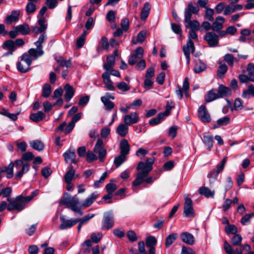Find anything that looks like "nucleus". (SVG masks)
I'll list each match as a JSON object with an SVG mask.
<instances>
[{
	"label": "nucleus",
	"instance_id": "f257e3e1",
	"mask_svg": "<svg viewBox=\"0 0 254 254\" xmlns=\"http://www.w3.org/2000/svg\"><path fill=\"white\" fill-rule=\"evenodd\" d=\"M60 203L65 205L67 208L70 209L75 213H77L79 216L82 215V206H81L79 203V200L78 197L71 196L66 194L61 200Z\"/></svg>",
	"mask_w": 254,
	"mask_h": 254
},
{
	"label": "nucleus",
	"instance_id": "f03ea898",
	"mask_svg": "<svg viewBox=\"0 0 254 254\" xmlns=\"http://www.w3.org/2000/svg\"><path fill=\"white\" fill-rule=\"evenodd\" d=\"M32 59L27 53L23 54L20 57V61L17 64V68L21 73H25L30 70Z\"/></svg>",
	"mask_w": 254,
	"mask_h": 254
},
{
	"label": "nucleus",
	"instance_id": "7ed1b4c3",
	"mask_svg": "<svg viewBox=\"0 0 254 254\" xmlns=\"http://www.w3.org/2000/svg\"><path fill=\"white\" fill-rule=\"evenodd\" d=\"M154 157L148 158L146 160L145 162L140 161L138 162L136 170L137 171H142L139 175H146L152 170V165L154 162Z\"/></svg>",
	"mask_w": 254,
	"mask_h": 254
},
{
	"label": "nucleus",
	"instance_id": "20e7f679",
	"mask_svg": "<svg viewBox=\"0 0 254 254\" xmlns=\"http://www.w3.org/2000/svg\"><path fill=\"white\" fill-rule=\"evenodd\" d=\"M188 196L189 194H185L184 196L185 199L184 206V214L186 217L192 218L195 216V212L192 206V201Z\"/></svg>",
	"mask_w": 254,
	"mask_h": 254
},
{
	"label": "nucleus",
	"instance_id": "39448f33",
	"mask_svg": "<svg viewBox=\"0 0 254 254\" xmlns=\"http://www.w3.org/2000/svg\"><path fill=\"white\" fill-rule=\"evenodd\" d=\"M21 197L17 196L14 199H11V201H8L7 210L8 211H12L14 210L20 211L24 208V204L21 200Z\"/></svg>",
	"mask_w": 254,
	"mask_h": 254
},
{
	"label": "nucleus",
	"instance_id": "423d86ee",
	"mask_svg": "<svg viewBox=\"0 0 254 254\" xmlns=\"http://www.w3.org/2000/svg\"><path fill=\"white\" fill-rule=\"evenodd\" d=\"M103 142L100 138L97 139L94 146V152L98 155V158L100 162H103L106 155L107 151L106 149L103 146Z\"/></svg>",
	"mask_w": 254,
	"mask_h": 254
},
{
	"label": "nucleus",
	"instance_id": "0eeeda50",
	"mask_svg": "<svg viewBox=\"0 0 254 254\" xmlns=\"http://www.w3.org/2000/svg\"><path fill=\"white\" fill-rule=\"evenodd\" d=\"M198 117L201 121L204 123L211 122L210 115L204 105H201L198 109Z\"/></svg>",
	"mask_w": 254,
	"mask_h": 254
},
{
	"label": "nucleus",
	"instance_id": "6e6552de",
	"mask_svg": "<svg viewBox=\"0 0 254 254\" xmlns=\"http://www.w3.org/2000/svg\"><path fill=\"white\" fill-rule=\"evenodd\" d=\"M59 64L58 66L55 68V71L59 72L61 69H63L62 77L65 78L67 75V68L71 66V63L69 61H65L63 58H60L57 60Z\"/></svg>",
	"mask_w": 254,
	"mask_h": 254
},
{
	"label": "nucleus",
	"instance_id": "1a4fd4ad",
	"mask_svg": "<svg viewBox=\"0 0 254 254\" xmlns=\"http://www.w3.org/2000/svg\"><path fill=\"white\" fill-rule=\"evenodd\" d=\"M142 171H137L136 174V178L135 180L132 182V185L134 186H137L143 182L147 184H151L153 181V178L152 176L146 178L149 173H147L146 175H139Z\"/></svg>",
	"mask_w": 254,
	"mask_h": 254
},
{
	"label": "nucleus",
	"instance_id": "9d476101",
	"mask_svg": "<svg viewBox=\"0 0 254 254\" xmlns=\"http://www.w3.org/2000/svg\"><path fill=\"white\" fill-rule=\"evenodd\" d=\"M15 164L17 169H20L22 167L21 170L19 171L15 175V178L19 179L22 177L23 174L27 173L29 171L30 165L28 163L24 164L22 160H16Z\"/></svg>",
	"mask_w": 254,
	"mask_h": 254
},
{
	"label": "nucleus",
	"instance_id": "9b49d317",
	"mask_svg": "<svg viewBox=\"0 0 254 254\" xmlns=\"http://www.w3.org/2000/svg\"><path fill=\"white\" fill-rule=\"evenodd\" d=\"M199 11V7L194 5L192 2H190L188 4L187 8L185 10V18L189 20L190 17H191L192 14H197Z\"/></svg>",
	"mask_w": 254,
	"mask_h": 254
},
{
	"label": "nucleus",
	"instance_id": "f8f14e48",
	"mask_svg": "<svg viewBox=\"0 0 254 254\" xmlns=\"http://www.w3.org/2000/svg\"><path fill=\"white\" fill-rule=\"evenodd\" d=\"M184 55L187 60V64H189L190 63V54L194 51L195 48L193 43L192 41L188 40V42L186 45H184L183 48Z\"/></svg>",
	"mask_w": 254,
	"mask_h": 254
},
{
	"label": "nucleus",
	"instance_id": "ddd939ff",
	"mask_svg": "<svg viewBox=\"0 0 254 254\" xmlns=\"http://www.w3.org/2000/svg\"><path fill=\"white\" fill-rule=\"evenodd\" d=\"M110 99L114 100V97L110 93H106L105 96L101 97V100L103 103L105 109L108 111L112 110L114 107V104L110 101Z\"/></svg>",
	"mask_w": 254,
	"mask_h": 254
},
{
	"label": "nucleus",
	"instance_id": "4468645a",
	"mask_svg": "<svg viewBox=\"0 0 254 254\" xmlns=\"http://www.w3.org/2000/svg\"><path fill=\"white\" fill-rule=\"evenodd\" d=\"M204 39L211 47H215L218 45V36L213 32L206 33Z\"/></svg>",
	"mask_w": 254,
	"mask_h": 254
},
{
	"label": "nucleus",
	"instance_id": "2eb2a0df",
	"mask_svg": "<svg viewBox=\"0 0 254 254\" xmlns=\"http://www.w3.org/2000/svg\"><path fill=\"white\" fill-rule=\"evenodd\" d=\"M114 225V217L111 213H107L104 215L102 221V228L109 229Z\"/></svg>",
	"mask_w": 254,
	"mask_h": 254
},
{
	"label": "nucleus",
	"instance_id": "dca6fc26",
	"mask_svg": "<svg viewBox=\"0 0 254 254\" xmlns=\"http://www.w3.org/2000/svg\"><path fill=\"white\" fill-rule=\"evenodd\" d=\"M60 220L62 222L59 228L61 230L66 229L71 227L78 222V219H69L66 220L65 219L64 215L60 216Z\"/></svg>",
	"mask_w": 254,
	"mask_h": 254
},
{
	"label": "nucleus",
	"instance_id": "f3484780",
	"mask_svg": "<svg viewBox=\"0 0 254 254\" xmlns=\"http://www.w3.org/2000/svg\"><path fill=\"white\" fill-rule=\"evenodd\" d=\"M138 119V114L136 112H132L124 117V122L126 125L130 126L137 123Z\"/></svg>",
	"mask_w": 254,
	"mask_h": 254
},
{
	"label": "nucleus",
	"instance_id": "a211bd4d",
	"mask_svg": "<svg viewBox=\"0 0 254 254\" xmlns=\"http://www.w3.org/2000/svg\"><path fill=\"white\" fill-rule=\"evenodd\" d=\"M102 77L103 80V83L105 85V87L108 90L114 91L115 89V87L110 79L109 72L108 71L104 72L102 75Z\"/></svg>",
	"mask_w": 254,
	"mask_h": 254
},
{
	"label": "nucleus",
	"instance_id": "6ab92c4d",
	"mask_svg": "<svg viewBox=\"0 0 254 254\" xmlns=\"http://www.w3.org/2000/svg\"><path fill=\"white\" fill-rule=\"evenodd\" d=\"M64 156L65 162L67 163L71 162L73 164H76L77 162L75 159V150L73 148H70L67 150L64 154Z\"/></svg>",
	"mask_w": 254,
	"mask_h": 254
},
{
	"label": "nucleus",
	"instance_id": "aec40b11",
	"mask_svg": "<svg viewBox=\"0 0 254 254\" xmlns=\"http://www.w3.org/2000/svg\"><path fill=\"white\" fill-rule=\"evenodd\" d=\"M225 22V18L222 16H219L215 19V21L212 23L211 29L214 31H219L223 27V24Z\"/></svg>",
	"mask_w": 254,
	"mask_h": 254
},
{
	"label": "nucleus",
	"instance_id": "412c9836",
	"mask_svg": "<svg viewBox=\"0 0 254 254\" xmlns=\"http://www.w3.org/2000/svg\"><path fill=\"white\" fill-rule=\"evenodd\" d=\"M68 169V170L64 176V179L65 183L71 182L73 179L78 177V175L75 174L72 166H70Z\"/></svg>",
	"mask_w": 254,
	"mask_h": 254
},
{
	"label": "nucleus",
	"instance_id": "4be33fe9",
	"mask_svg": "<svg viewBox=\"0 0 254 254\" xmlns=\"http://www.w3.org/2000/svg\"><path fill=\"white\" fill-rule=\"evenodd\" d=\"M98 193L95 191L91 194L88 197H87L84 201L81 204L82 207L86 208L90 206L94 201L97 198L98 196Z\"/></svg>",
	"mask_w": 254,
	"mask_h": 254
},
{
	"label": "nucleus",
	"instance_id": "5701e85b",
	"mask_svg": "<svg viewBox=\"0 0 254 254\" xmlns=\"http://www.w3.org/2000/svg\"><path fill=\"white\" fill-rule=\"evenodd\" d=\"M39 24L40 27L37 26L33 28V32L36 34L43 32L47 29V25L45 23L46 20L44 17H41L39 20Z\"/></svg>",
	"mask_w": 254,
	"mask_h": 254
},
{
	"label": "nucleus",
	"instance_id": "b1692460",
	"mask_svg": "<svg viewBox=\"0 0 254 254\" xmlns=\"http://www.w3.org/2000/svg\"><path fill=\"white\" fill-rule=\"evenodd\" d=\"M44 53V52L42 48L36 47V48L29 49L27 54L31 59L32 57L34 60H36L39 57L42 56Z\"/></svg>",
	"mask_w": 254,
	"mask_h": 254
},
{
	"label": "nucleus",
	"instance_id": "393cba45",
	"mask_svg": "<svg viewBox=\"0 0 254 254\" xmlns=\"http://www.w3.org/2000/svg\"><path fill=\"white\" fill-rule=\"evenodd\" d=\"M64 89L65 91L64 99L67 102H68L73 97L75 93L74 88L69 84H66L64 87Z\"/></svg>",
	"mask_w": 254,
	"mask_h": 254
},
{
	"label": "nucleus",
	"instance_id": "a878e982",
	"mask_svg": "<svg viewBox=\"0 0 254 254\" xmlns=\"http://www.w3.org/2000/svg\"><path fill=\"white\" fill-rule=\"evenodd\" d=\"M120 154L126 156L130 150V145L127 139H124L121 140L120 143Z\"/></svg>",
	"mask_w": 254,
	"mask_h": 254
},
{
	"label": "nucleus",
	"instance_id": "bb28decb",
	"mask_svg": "<svg viewBox=\"0 0 254 254\" xmlns=\"http://www.w3.org/2000/svg\"><path fill=\"white\" fill-rule=\"evenodd\" d=\"M181 240L185 243L192 245L194 243V237L188 232H184L180 236Z\"/></svg>",
	"mask_w": 254,
	"mask_h": 254
},
{
	"label": "nucleus",
	"instance_id": "cd10ccee",
	"mask_svg": "<svg viewBox=\"0 0 254 254\" xmlns=\"http://www.w3.org/2000/svg\"><path fill=\"white\" fill-rule=\"evenodd\" d=\"M128 125H126L125 123H121L118 126L116 132L122 137H125L128 133Z\"/></svg>",
	"mask_w": 254,
	"mask_h": 254
},
{
	"label": "nucleus",
	"instance_id": "c85d7f7f",
	"mask_svg": "<svg viewBox=\"0 0 254 254\" xmlns=\"http://www.w3.org/2000/svg\"><path fill=\"white\" fill-rule=\"evenodd\" d=\"M115 58L112 55L108 56L107 57V62L103 64V68L106 71H108L111 68L115 65Z\"/></svg>",
	"mask_w": 254,
	"mask_h": 254
},
{
	"label": "nucleus",
	"instance_id": "c756f323",
	"mask_svg": "<svg viewBox=\"0 0 254 254\" xmlns=\"http://www.w3.org/2000/svg\"><path fill=\"white\" fill-rule=\"evenodd\" d=\"M191 18L190 17V19L187 20L186 18H185V22L187 23L186 27L187 28H190V30H197L199 29V23L196 20H191Z\"/></svg>",
	"mask_w": 254,
	"mask_h": 254
},
{
	"label": "nucleus",
	"instance_id": "7c9ffc66",
	"mask_svg": "<svg viewBox=\"0 0 254 254\" xmlns=\"http://www.w3.org/2000/svg\"><path fill=\"white\" fill-rule=\"evenodd\" d=\"M220 98L217 91L211 90L205 96V101L206 102H210Z\"/></svg>",
	"mask_w": 254,
	"mask_h": 254
},
{
	"label": "nucleus",
	"instance_id": "2f4dec72",
	"mask_svg": "<svg viewBox=\"0 0 254 254\" xmlns=\"http://www.w3.org/2000/svg\"><path fill=\"white\" fill-rule=\"evenodd\" d=\"M198 191L200 194L204 195L206 197H213L215 194L214 190H211L208 188L205 187L200 188Z\"/></svg>",
	"mask_w": 254,
	"mask_h": 254
},
{
	"label": "nucleus",
	"instance_id": "473e14b6",
	"mask_svg": "<svg viewBox=\"0 0 254 254\" xmlns=\"http://www.w3.org/2000/svg\"><path fill=\"white\" fill-rule=\"evenodd\" d=\"M224 248L227 254H243L242 251L240 249H236L233 250L231 246L226 241L224 242Z\"/></svg>",
	"mask_w": 254,
	"mask_h": 254
},
{
	"label": "nucleus",
	"instance_id": "72a5a7b5",
	"mask_svg": "<svg viewBox=\"0 0 254 254\" xmlns=\"http://www.w3.org/2000/svg\"><path fill=\"white\" fill-rule=\"evenodd\" d=\"M151 8L150 4L146 2L144 3V6L141 11V19L145 20L148 16Z\"/></svg>",
	"mask_w": 254,
	"mask_h": 254
},
{
	"label": "nucleus",
	"instance_id": "f704fd0d",
	"mask_svg": "<svg viewBox=\"0 0 254 254\" xmlns=\"http://www.w3.org/2000/svg\"><path fill=\"white\" fill-rule=\"evenodd\" d=\"M202 141L209 149H210L213 146V137L212 135H209L207 133H204Z\"/></svg>",
	"mask_w": 254,
	"mask_h": 254
},
{
	"label": "nucleus",
	"instance_id": "c9c22d12",
	"mask_svg": "<svg viewBox=\"0 0 254 254\" xmlns=\"http://www.w3.org/2000/svg\"><path fill=\"white\" fill-rule=\"evenodd\" d=\"M45 117V115L42 112L39 111L37 113H32L30 115V119L35 123L42 121Z\"/></svg>",
	"mask_w": 254,
	"mask_h": 254
},
{
	"label": "nucleus",
	"instance_id": "e433bc0d",
	"mask_svg": "<svg viewBox=\"0 0 254 254\" xmlns=\"http://www.w3.org/2000/svg\"><path fill=\"white\" fill-rule=\"evenodd\" d=\"M30 146L38 151H42L44 148V143L39 140H35L30 142Z\"/></svg>",
	"mask_w": 254,
	"mask_h": 254
},
{
	"label": "nucleus",
	"instance_id": "4c0bfd02",
	"mask_svg": "<svg viewBox=\"0 0 254 254\" xmlns=\"http://www.w3.org/2000/svg\"><path fill=\"white\" fill-rule=\"evenodd\" d=\"M19 12L16 11L12 12L10 15L7 16L6 18V23L10 24L12 22H16L18 20Z\"/></svg>",
	"mask_w": 254,
	"mask_h": 254
},
{
	"label": "nucleus",
	"instance_id": "58836bf2",
	"mask_svg": "<svg viewBox=\"0 0 254 254\" xmlns=\"http://www.w3.org/2000/svg\"><path fill=\"white\" fill-rule=\"evenodd\" d=\"M217 93L220 98L226 96L231 94V90L228 87L222 85L219 86Z\"/></svg>",
	"mask_w": 254,
	"mask_h": 254
},
{
	"label": "nucleus",
	"instance_id": "ea45409f",
	"mask_svg": "<svg viewBox=\"0 0 254 254\" xmlns=\"http://www.w3.org/2000/svg\"><path fill=\"white\" fill-rule=\"evenodd\" d=\"M14 164L13 163H10L7 167H5L2 169H1V172H6V177L7 178H11L13 175V167Z\"/></svg>",
	"mask_w": 254,
	"mask_h": 254
},
{
	"label": "nucleus",
	"instance_id": "a19ab883",
	"mask_svg": "<svg viewBox=\"0 0 254 254\" xmlns=\"http://www.w3.org/2000/svg\"><path fill=\"white\" fill-rule=\"evenodd\" d=\"M18 33H21L22 35L28 34L30 32L29 27L28 24H24L20 25L15 27Z\"/></svg>",
	"mask_w": 254,
	"mask_h": 254
},
{
	"label": "nucleus",
	"instance_id": "79ce46f5",
	"mask_svg": "<svg viewBox=\"0 0 254 254\" xmlns=\"http://www.w3.org/2000/svg\"><path fill=\"white\" fill-rule=\"evenodd\" d=\"M2 48L4 49H8L9 51L14 52L16 49L14 41L11 40L5 41L2 45Z\"/></svg>",
	"mask_w": 254,
	"mask_h": 254
},
{
	"label": "nucleus",
	"instance_id": "37998d69",
	"mask_svg": "<svg viewBox=\"0 0 254 254\" xmlns=\"http://www.w3.org/2000/svg\"><path fill=\"white\" fill-rule=\"evenodd\" d=\"M230 121V118L227 117H224L222 118H220L217 121V126L214 125L213 126V128L215 129L218 127L222 126H226L229 124Z\"/></svg>",
	"mask_w": 254,
	"mask_h": 254
},
{
	"label": "nucleus",
	"instance_id": "c03bdc74",
	"mask_svg": "<svg viewBox=\"0 0 254 254\" xmlns=\"http://www.w3.org/2000/svg\"><path fill=\"white\" fill-rule=\"evenodd\" d=\"M1 195H2L3 197L7 198V201H11L12 198L11 197V194L12 192V190L10 187H6L1 190L0 192Z\"/></svg>",
	"mask_w": 254,
	"mask_h": 254
},
{
	"label": "nucleus",
	"instance_id": "a18cd8bd",
	"mask_svg": "<svg viewBox=\"0 0 254 254\" xmlns=\"http://www.w3.org/2000/svg\"><path fill=\"white\" fill-rule=\"evenodd\" d=\"M146 32L144 31H140L137 36L136 40L132 39V42L134 44H136L137 43H142L146 38Z\"/></svg>",
	"mask_w": 254,
	"mask_h": 254
},
{
	"label": "nucleus",
	"instance_id": "49530a36",
	"mask_svg": "<svg viewBox=\"0 0 254 254\" xmlns=\"http://www.w3.org/2000/svg\"><path fill=\"white\" fill-rule=\"evenodd\" d=\"M52 89L50 85L48 83L45 84L42 89V96L43 97L47 98L50 95Z\"/></svg>",
	"mask_w": 254,
	"mask_h": 254
},
{
	"label": "nucleus",
	"instance_id": "de8ad7c7",
	"mask_svg": "<svg viewBox=\"0 0 254 254\" xmlns=\"http://www.w3.org/2000/svg\"><path fill=\"white\" fill-rule=\"evenodd\" d=\"M177 234L176 233H172L169 235L166 239V247H169L170 245H171L177 239Z\"/></svg>",
	"mask_w": 254,
	"mask_h": 254
},
{
	"label": "nucleus",
	"instance_id": "09e8293b",
	"mask_svg": "<svg viewBox=\"0 0 254 254\" xmlns=\"http://www.w3.org/2000/svg\"><path fill=\"white\" fill-rule=\"evenodd\" d=\"M239 79L242 83H248L249 81L254 82V75L248 76L245 74H241L239 76Z\"/></svg>",
	"mask_w": 254,
	"mask_h": 254
},
{
	"label": "nucleus",
	"instance_id": "8fccbe9b",
	"mask_svg": "<svg viewBox=\"0 0 254 254\" xmlns=\"http://www.w3.org/2000/svg\"><path fill=\"white\" fill-rule=\"evenodd\" d=\"M204 18L209 21L213 20V15L214 14V11L212 8L209 7L205 8Z\"/></svg>",
	"mask_w": 254,
	"mask_h": 254
},
{
	"label": "nucleus",
	"instance_id": "3c124183",
	"mask_svg": "<svg viewBox=\"0 0 254 254\" xmlns=\"http://www.w3.org/2000/svg\"><path fill=\"white\" fill-rule=\"evenodd\" d=\"M220 65L218 67L217 70L218 76L220 77H222L227 72L228 70V66L224 64L220 63Z\"/></svg>",
	"mask_w": 254,
	"mask_h": 254
},
{
	"label": "nucleus",
	"instance_id": "603ef678",
	"mask_svg": "<svg viewBox=\"0 0 254 254\" xmlns=\"http://www.w3.org/2000/svg\"><path fill=\"white\" fill-rule=\"evenodd\" d=\"M87 34V33L85 31H84L81 36L77 40L76 44L77 48H80L83 46L85 43V36Z\"/></svg>",
	"mask_w": 254,
	"mask_h": 254
},
{
	"label": "nucleus",
	"instance_id": "864d4df0",
	"mask_svg": "<svg viewBox=\"0 0 254 254\" xmlns=\"http://www.w3.org/2000/svg\"><path fill=\"white\" fill-rule=\"evenodd\" d=\"M223 59L231 67L233 66L235 58L232 54H226L224 55Z\"/></svg>",
	"mask_w": 254,
	"mask_h": 254
},
{
	"label": "nucleus",
	"instance_id": "5fc2aeb1",
	"mask_svg": "<svg viewBox=\"0 0 254 254\" xmlns=\"http://www.w3.org/2000/svg\"><path fill=\"white\" fill-rule=\"evenodd\" d=\"M126 160V156L120 154V155L116 156L114 159V164L117 168L119 167Z\"/></svg>",
	"mask_w": 254,
	"mask_h": 254
},
{
	"label": "nucleus",
	"instance_id": "6e6d98bb",
	"mask_svg": "<svg viewBox=\"0 0 254 254\" xmlns=\"http://www.w3.org/2000/svg\"><path fill=\"white\" fill-rule=\"evenodd\" d=\"M254 216V212L245 214L241 219V223L243 225H246L251 222V219Z\"/></svg>",
	"mask_w": 254,
	"mask_h": 254
},
{
	"label": "nucleus",
	"instance_id": "4d7b16f0",
	"mask_svg": "<svg viewBox=\"0 0 254 254\" xmlns=\"http://www.w3.org/2000/svg\"><path fill=\"white\" fill-rule=\"evenodd\" d=\"M157 240L153 236H149L146 238V245L148 248H154V246L156 245Z\"/></svg>",
	"mask_w": 254,
	"mask_h": 254
},
{
	"label": "nucleus",
	"instance_id": "13d9d810",
	"mask_svg": "<svg viewBox=\"0 0 254 254\" xmlns=\"http://www.w3.org/2000/svg\"><path fill=\"white\" fill-rule=\"evenodd\" d=\"M47 39V35L45 33H43L39 37L38 41L34 43L36 47H40L43 49L42 44L46 41Z\"/></svg>",
	"mask_w": 254,
	"mask_h": 254
},
{
	"label": "nucleus",
	"instance_id": "bf43d9fd",
	"mask_svg": "<svg viewBox=\"0 0 254 254\" xmlns=\"http://www.w3.org/2000/svg\"><path fill=\"white\" fill-rule=\"evenodd\" d=\"M206 68V65L202 63H199L196 64L194 67V71L198 73L204 71Z\"/></svg>",
	"mask_w": 254,
	"mask_h": 254
},
{
	"label": "nucleus",
	"instance_id": "052dcab7",
	"mask_svg": "<svg viewBox=\"0 0 254 254\" xmlns=\"http://www.w3.org/2000/svg\"><path fill=\"white\" fill-rule=\"evenodd\" d=\"M235 234L231 239V242L234 246H239L241 244L242 238L239 234Z\"/></svg>",
	"mask_w": 254,
	"mask_h": 254
},
{
	"label": "nucleus",
	"instance_id": "680f3d73",
	"mask_svg": "<svg viewBox=\"0 0 254 254\" xmlns=\"http://www.w3.org/2000/svg\"><path fill=\"white\" fill-rule=\"evenodd\" d=\"M82 247L84 253H86L90 252L91 247V241L89 239L86 240L82 244Z\"/></svg>",
	"mask_w": 254,
	"mask_h": 254
},
{
	"label": "nucleus",
	"instance_id": "e2e57ef3",
	"mask_svg": "<svg viewBox=\"0 0 254 254\" xmlns=\"http://www.w3.org/2000/svg\"><path fill=\"white\" fill-rule=\"evenodd\" d=\"M243 108V101L240 98H237L234 104V109L240 110Z\"/></svg>",
	"mask_w": 254,
	"mask_h": 254
},
{
	"label": "nucleus",
	"instance_id": "0e129e2a",
	"mask_svg": "<svg viewBox=\"0 0 254 254\" xmlns=\"http://www.w3.org/2000/svg\"><path fill=\"white\" fill-rule=\"evenodd\" d=\"M98 159L97 156L91 151H89L86 154V160L88 162H91L96 160Z\"/></svg>",
	"mask_w": 254,
	"mask_h": 254
},
{
	"label": "nucleus",
	"instance_id": "69168bd1",
	"mask_svg": "<svg viewBox=\"0 0 254 254\" xmlns=\"http://www.w3.org/2000/svg\"><path fill=\"white\" fill-rule=\"evenodd\" d=\"M116 11L111 10L108 11L106 15V18L111 23L115 21Z\"/></svg>",
	"mask_w": 254,
	"mask_h": 254
},
{
	"label": "nucleus",
	"instance_id": "338daca9",
	"mask_svg": "<svg viewBox=\"0 0 254 254\" xmlns=\"http://www.w3.org/2000/svg\"><path fill=\"white\" fill-rule=\"evenodd\" d=\"M117 87L119 90L123 92H126L129 90V86L125 82H121L118 83Z\"/></svg>",
	"mask_w": 254,
	"mask_h": 254
},
{
	"label": "nucleus",
	"instance_id": "774afa93",
	"mask_svg": "<svg viewBox=\"0 0 254 254\" xmlns=\"http://www.w3.org/2000/svg\"><path fill=\"white\" fill-rule=\"evenodd\" d=\"M127 237L131 242H134L137 240V237L134 231L132 230L128 231L127 233Z\"/></svg>",
	"mask_w": 254,
	"mask_h": 254
}]
</instances>
